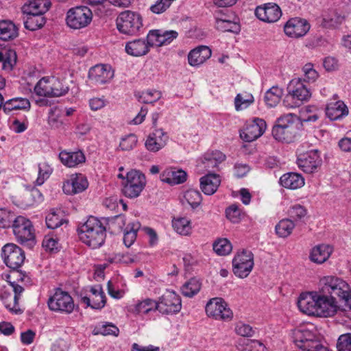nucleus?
<instances>
[{"label": "nucleus", "instance_id": "f257e3e1", "mask_svg": "<svg viewBox=\"0 0 351 351\" xmlns=\"http://www.w3.org/2000/svg\"><path fill=\"white\" fill-rule=\"evenodd\" d=\"M80 240L93 249L101 247L105 241L106 230L96 217L90 216L85 223L78 227Z\"/></svg>", "mask_w": 351, "mask_h": 351}, {"label": "nucleus", "instance_id": "f03ea898", "mask_svg": "<svg viewBox=\"0 0 351 351\" xmlns=\"http://www.w3.org/2000/svg\"><path fill=\"white\" fill-rule=\"evenodd\" d=\"M298 117L294 114L289 113L281 116L276 120V123L273 127L274 138L287 143L293 142L298 132Z\"/></svg>", "mask_w": 351, "mask_h": 351}, {"label": "nucleus", "instance_id": "7ed1b4c3", "mask_svg": "<svg viewBox=\"0 0 351 351\" xmlns=\"http://www.w3.org/2000/svg\"><path fill=\"white\" fill-rule=\"evenodd\" d=\"M16 241L21 245L32 248L36 244L35 230L32 221L21 215L16 217L12 226Z\"/></svg>", "mask_w": 351, "mask_h": 351}, {"label": "nucleus", "instance_id": "20e7f679", "mask_svg": "<svg viewBox=\"0 0 351 351\" xmlns=\"http://www.w3.org/2000/svg\"><path fill=\"white\" fill-rule=\"evenodd\" d=\"M296 346L304 351H328L317 340L315 334L306 328H298L293 332Z\"/></svg>", "mask_w": 351, "mask_h": 351}, {"label": "nucleus", "instance_id": "39448f33", "mask_svg": "<svg viewBox=\"0 0 351 351\" xmlns=\"http://www.w3.org/2000/svg\"><path fill=\"white\" fill-rule=\"evenodd\" d=\"M93 19L90 9L86 6H76L66 13V23L71 29H80L87 27Z\"/></svg>", "mask_w": 351, "mask_h": 351}, {"label": "nucleus", "instance_id": "423d86ee", "mask_svg": "<svg viewBox=\"0 0 351 351\" xmlns=\"http://www.w3.org/2000/svg\"><path fill=\"white\" fill-rule=\"evenodd\" d=\"M146 184L144 174L139 171L132 170L127 173L125 181L123 182V193L129 198H135L140 195Z\"/></svg>", "mask_w": 351, "mask_h": 351}, {"label": "nucleus", "instance_id": "0eeeda50", "mask_svg": "<svg viewBox=\"0 0 351 351\" xmlns=\"http://www.w3.org/2000/svg\"><path fill=\"white\" fill-rule=\"evenodd\" d=\"M142 25L141 15L130 10L121 12L117 19V29L121 33L125 34H136Z\"/></svg>", "mask_w": 351, "mask_h": 351}, {"label": "nucleus", "instance_id": "6e6552de", "mask_svg": "<svg viewBox=\"0 0 351 351\" xmlns=\"http://www.w3.org/2000/svg\"><path fill=\"white\" fill-rule=\"evenodd\" d=\"M180 297L173 291L167 290L157 301L156 309L162 314H175L180 311Z\"/></svg>", "mask_w": 351, "mask_h": 351}, {"label": "nucleus", "instance_id": "1a4fd4ad", "mask_svg": "<svg viewBox=\"0 0 351 351\" xmlns=\"http://www.w3.org/2000/svg\"><path fill=\"white\" fill-rule=\"evenodd\" d=\"M49 308L53 311L70 314L73 311L74 302L72 297L66 291L58 289L48 300Z\"/></svg>", "mask_w": 351, "mask_h": 351}, {"label": "nucleus", "instance_id": "9d476101", "mask_svg": "<svg viewBox=\"0 0 351 351\" xmlns=\"http://www.w3.org/2000/svg\"><path fill=\"white\" fill-rule=\"evenodd\" d=\"M206 313L208 317L217 320L229 321L233 316L232 311L221 298L210 299L206 305Z\"/></svg>", "mask_w": 351, "mask_h": 351}, {"label": "nucleus", "instance_id": "9b49d317", "mask_svg": "<svg viewBox=\"0 0 351 351\" xmlns=\"http://www.w3.org/2000/svg\"><path fill=\"white\" fill-rule=\"evenodd\" d=\"M5 264L12 269H16L23 264L25 256L24 251L14 243H7L1 250Z\"/></svg>", "mask_w": 351, "mask_h": 351}, {"label": "nucleus", "instance_id": "f8f14e48", "mask_svg": "<svg viewBox=\"0 0 351 351\" xmlns=\"http://www.w3.org/2000/svg\"><path fill=\"white\" fill-rule=\"evenodd\" d=\"M233 272L241 278H246L254 267L253 254L248 250L237 253L232 260Z\"/></svg>", "mask_w": 351, "mask_h": 351}, {"label": "nucleus", "instance_id": "ddd939ff", "mask_svg": "<svg viewBox=\"0 0 351 351\" xmlns=\"http://www.w3.org/2000/svg\"><path fill=\"white\" fill-rule=\"evenodd\" d=\"M298 167L306 173H313L317 171L322 164L319 152L312 149L301 154L297 159Z\"/></svg>", "mask_w": 351, "mask_h": 351}, {"label": "nucleus", "instance_id": "4468645a", "mask_svg": "<svg viewBox=\"0 0 351 351\" xmlns=\"http://www.w3.org/2000/svg\"><path fill=\"white\" fill-rule=\"evenodd\" d=\"M267 128V124L264 119L261 118H254L252 120L246 123L245 127L241 132V138L246 142H252L265 132Z\"/></svg>", "mask_w": 351, "mask_h": 351}, {"label": "nucleus", "instance_id": "2eb2a0df", "mask_svg": "<svg viewBox=\"0 0 351 351\" xmlns=\"http://www.w3.org/2000/svg\"><path fill=\"white\" fill-rule=\"evenodd\" d=\"M310 24L301 18H293L289 19L284 27L285 34L292 38L302 37L309 31Z\"/></svg>", "mask_w": 351, "mask_h": 351}, {"label": "nucleus", "instance_id": "dca6fc26", "mask_svg": "<svg viewBox=\"0 0 351 351\" xmlns=\"http://www.w3.org/2000/svg\"><path fill=\"white\" fill-rule=\"evenodd\" d=\"M88 186L86 178L82 174H73L64 182L62 190L66 195H75L85 191Z\"/></svg>", "mask_w": 351, "mask_h": 351}, {"label": "nucleus", "instance_id": "f3484780", "mask_svg": "<svg viewBox=\"0 0 351 351\" xmlns=\"http://www.w3.org/2000/svg\"><path fill=\"white\" fill-rule=\"evenodd\" d=\"M288 96L291 97L293 99H296L300 103L307 101L311 97V92L304 82L300 78H295L291 80L287 86Z\"/></svg>", "mask_w": 351, "mask_h": 351}, {"label": "nucleus", "instance_id": "a211bd4d", "mask_svg": "<svg viewBox=\"0 0 351 351\" xmlns=\"http://www.w3.org/2000/svg\"><path fill=\"white\" fill-rule=\"evenodd\" d=\"M257 18L264 22L274 23L282 16L280 8L276 3H268L263 6H258L255 10Z\"/></svg>", "mask_w": 351, "mask_h": 351}, {"label": "nucleus", "instance_id": "6ab92c4d", "mask_svg": "<svg viewBox=\"0 0 351 351\" xmlns=\"http://www.w3.org/2000/svg\"><path fill=\"white\" fill-rule=\"evenodd\" d=\"M169 139L166 132L162 129H156L147 136L145 145L146 149L152 152H156L164 147Z\"/></svg>", "mask_w": 351, "mask_h": 351}, {"label": "nucleus", "instance_id": "aec40b11", "mask_svg": "<svg viewBox=\"0 0 351 351\" xmlns=\"http://www.w3.org/2000/svg\"><path fill=\"white\" fill-rule=\"evenodd\" d=\"M113 77L110 67L103 64H97L92 67L88 72L89 80L95 84H104Z\"/></svg>", "mask_w": 351, "mask_h": 351}, {"label": "nucleus", "instance_id": "412c9836", "mask_svg": "<svg viewBox=\"0 0 351 351\" xmlns=\"http://www.w3.org/2000/svg\"><path fill=\"white\" fill-rule=\"evenodd\" d=\"M317 297V293L300 295L298 301V306L300 311L308 315L315 316Z\"/></svg>", "mask_w": 351, "mask_h": 351}, {"label": "nucleus", "instance_id": "4be33fe9", "mask_svg": "<svg viewBox=\"0 0 351 351\" xmlns=\"http://www.w3.org/2000/svg\"><path fill=\"white\" fill-rule=\"evenodd\" d=\"M187 174L182 169L175 167L166 169L160 174V180L171 185L179 184L186 180Z\"/></svg>", "mask_w": 351, "mask_h": 351}, {"label": "nucleus", "instance_id": "5701e85b", "mask_svg": "<svg viewBox=\"0 0 351 351\" xmlns=\"http://www.w3.org/2000/svg\"><path fill=\"white\" fill-rule=\"evenodd\" d=\"M220 183L221 180L218 174L209 173L201 178L200 188L204 194L210 195L217 191Z\"/></svg>", "mask_w": 351, "mask_h": 351}, {"label": "nucleus", "instance_id": "b1692460", "mask_svg": "<svg viewBox=\"0 0 351 351\" xmlns=\"http://www.w3.org/2000/svg\"><path fill=\"white\" fill-rule=\"evenodd\" d=\"M50 5L48 0H27L21 9L23 14H45Z\"/></svg>", "mask_w": 351, "mask_h": 351}, {"label": "nucleus", "instance_id": "393cba45", "mask_svg": "<svg viewBox=\"0 0 351 351\" xmlns=\"http://www.w3.org/2000/svg\"><path fill=\"white\" fill-rule=\"evenodd\" d=\"M211 50L206 46H199L191 50L188 55V61L191 66L204 63L211 56Z\"/></svg>", "mask_w": 351, "mask_h": 351}, {"label": "nucleus", "instance_id": "a878e982", "mask_svg": "<svg viewBox=\"0 0 351 351\" xmlns=\"http://www.w3.org/2000/svg\"><path fill=\"white\" fill-rule=\"evenodd\" d=\"M348 108L342 101L329 103L326 108V114L332 121L348 115Z\"/></svg>", "mask_w": 351, "mask_h": 351}, {"label": "nucleus", "instance_id": "bb28decb", "mask_svg": "<svg viewBox=\"0 0 351 351\" xmlns=\"http://www.w3.org/2000/svg\"><path fill=\"white\" fill-rule=\"evenodd\" d=\"M31 107L28 99L23 97H14L5 101L3 110L9 114L14 110H29Z\"/></svg>", "mask_w": 351, "mask_h": 351}, {"label": "nucleus", "instance_id": "cd10ccee", "mask_svg": "<svg viewBox=\"0 0 351 351\" xmlns=\"http://www.w3.org/2000/svg\"><path fill=\"white\" fill-rule=\"evenodd\" d=\"M280 184L289 189H297L304 185V178L298 173H287L280 178Z\"/></svg>", "mask_w": 351, "mask_h": 351}, {"label": "nucleus", "instance_id": "c85d7f7f", "mask_svg": "<svg viewBox=\"0 0 351 351\" xmlns=\"http://www.w3.org/2000/svg\"><path fill=\"white\" fill-rule=\"evenodd\" d=\"M59 158L62 164L68 167H74L79 164L85 162V156L82 152L62 151L59 154Z\"/></svg>", "mask_w": 351, "mask_h": 351}, {"label": "nucleus", "instance_id": "c756f323", "mask_svg": "<svg viewBox=\"0 0 351 351\" xmlns=\"http://www.w3.org/2000/svg\"><path fill=\"white\" fill-rule=\"evenodd\" d=\"M149 51V45L143 39H136L128 42L125 45V51L132 56H141Z\"/></svg>", "mask_w": 351, "mask_h": 351}, {"label": "nucleus", "instance_id": "7c9ffc66", "mask_svg": "<svg viewBox=\"0 0 351 351\" xmlns=\"http://www.w3.org/2000/svg\"><path fill=\"white\" fill-rule=\"evenodd\" d=\"M225 159L226 156L222 152L215 150L206 153L202 162L206 170L210 172L213 169L217 168L219 164L225 160Z\"/></svg>", "mask_w": 351, "mask_h": 351}, {"label": "nucleus", "instance_id": "2f4dec72", "mask_svg": "<svg viewBox=\"0 0 351 351\" xmlns=\"http://www.w3.org/2000/svg\"><path fill=\"white\" fill-rule=\"evenodd\" d=\"M332 247L328 245H319L313 247L310 254L311 260L316 263H324L332 253Z\"/></svg>", "mask_w": 351, "mask_h": 351}, {"label": "nucleus", "instance_id": "473e14b6", "mask_svg": "<svg viewBox=\"0 0 351 351\" xmlns=\"http://www.w3.org/2000/svg\"><path fill=\"white\" fill-rule=\"evenodd\" d=\"M0 62L4 70L10 71L16 62V53L15 51L0 47Z\"/></svg>", "mask_w": 351, "mask_h": 351}, {"label": "nucleus", "instance_id": "72a5a7b5", "mask_svg": "<svg viewBox=\"0 0 351 351\" xmlns=\"http://www.w3.org/2000/svg\"><path fill=\"white\" fill-rule=\"evenodd\" d=\"M23 18L24 26L27 29L35 31L41 28L46 23L44 14H25Z\"/></svg>", "mask_w": 351, "mask_h": 351}, {"label": "nucleus", "instance_id": "f704fd0d", "mask_svg": "<svg viewBox=\"0 0 351 351\" xmlns=\"http://www.w3.org/2000/svg\"><path fill=\"white\" fill-rule=\"evenodd\" d=\"M18 29L10 21H0V39L3 40H12L17 37Z\"/></svg>", "mask_w": 351, "mask_h": 351}, {"label": "nucleus", "instance_id": "c9c22d12", "mask_svg": "<svg viewBox=\"0 0 351 351\" xmlns=\"http://www.w3.org/2000/svg\"><path fill=\"white\" fill-rule=\"evenodd\" d=\"M90 292L92 293V308L101 309L104 307L106 299L104 292L101 285H97L91 287Z\"/></svg>", "mask_w": 351, "mask_h": 351}, {"label": "nucleus", "instance_id": "e433bc0d", "mask_svg": "<svg viewBox=\"0 0 351 351\" xmlns=\"http://www.w3.org/2000/svg\"><path fill=\"white\" fill-rule=\"evenodd\" d=\"M344 16L339 14L335 10H330L323 15L322 25L327 28L335 27L341 24Z\"/></svg>", "mask_w": 351, "mask_h": 351}, {"label": "nucleus", "instance_id": "4c0bfd02", "mask_svg": "<svg viewBox=\"0 0 351 351\" xmlns=\"http://www.w3.org/2000/svg\"><path fill=\"white\" fill-rule=\"evenodd\" d=\"M172 226L177 233L184 236L190 235L192 231L191 221L185 217L174 219Z\"/></svg>", "mask_w": 351, "mask_h": 351}, {"label": "nucleus", "instance_id": "58836bf2", "mask_svg": "<svg viewBox=\"0 0 351 351\" xmlns=\"http://www.w3.org/2000/svg\"><path fill=\"white\" fill-rule=\"evenodd\" d=\"M35 93L41 97H52L51 77H43L34 88Z\"/></svg>", "mask_w": 351, "mask_h": 351}, {"label": "nucleus", "instance_id": "ea45409f", "mask_svg": "<svg viewBox=\"0 0 351 351\" xmlns=\"http://www.w3.org/2000/svg\"><path fill=\"white\" fill-rule=\"evenodd\" d=\"M0 299L3 301L5 308L10 311L15 313L21 312V310L19 308V304L16 301H14V298L12 294L5 288L1 289Z\"/></svg>", "mask_w": 351, "mask_h": 351}, {"label": "nucleus", "instance_id": "a19ab883", "mask_svg": "<svg viewBox=\"0 0 351 351\" xmlns=\"http://www.w3.org/2000/svg\"><path fill=\"white\" fill-rule=\"evenodd\" d=\"M216 28L221 32L238 33L240 31L239 25L226 17H216Z\"/></svg>", "mask_w": 351, "mask_h": 351}, {"label": "nucleus", "instance_id": "79ce46f5", "mask_svg": "<svg viewBox=\"0 0 351 351\" xmlns=\"http://www.w3.org/2000/svg\"><path fill=\"white\" fill-rule=\"evenodd\" d=\"M294 227L295 223L291 219H283L276 224L275 230L278 237L286 238L291 234Z\"/></svg>", "mask_w": 351, "mask_h": 351}, {"label": "nucleus", "instance_id": "37998d69", "mask_svg": "<svg viewBox=\"0 0 351 351\" xmlns=\"http://www.w3.org/2000/svg\"><path fill=\"white\" fill-rule=\"evenodd\" d=\"M282 89L278 86H273L268 90L265 95V101L269 107L276 106L280 101L282 96Z\"/></svg>", "mask_w": 351, "mask_h": 351}, {"label": "nucleus", "instance_id": "c03bdc74", "mask_svg": "<svg viewBox=\"0 0 351 351\" xmlns=\"http://www.w3.org/2000/svg\"><path fill=\"white\" fill-rule=\"evenodd\" d=\"M140 227L141 224L138 221H134L128 224L123 236V243L125 246L129 247L133 244Z\"/></svg>", "mask_w": 351, "mask_h": 351}, {"label": "nucleus", "instance_id": "a18cd8bd", "mask_svg": "<svg viewBox=\"0 0 351 351\" xmlns=\"http://www.w3.org/2000/svg\"><path fill=\"white\" fill-rule=\"evenodd\" d=\"M201 288V282L197 278H191L182 287V293L186 297L191 298L197 294Z\"/></svg>", "mask_w": 351, "mask_h": 351}, {"label": "nucleus", "instance_id": "49530a36", "mask_svg": "<svg viewBox=\"0 0 351 351\" xmlns=\"http://www.w3.org/2000/svg\"><path fill=\"white\" fill-rule=\"evenodd\" d=\"M231 243L225 238L219 239L213 243V250L220 256H226L231 252Z\"/></svg>", "mask_w": 351, "mask_h": 351}, {"label": "nucleus", "instance_id": "de8ad7c7", "mask_svg": "<svg viewBox=\"0 0 351 351\" xmlns=\"http://www.w3.org/2000/svg\"><path fill=\"white\" fill-rule=\"evenodd\" d=\"M184 199L193 208L198 207L202 201L200 192L195 189L187 190L184 194Z\"/></svg>", "mask_w": 351, "mask_h": 351}, {"label": "nucleus", "instance_id": "09e8293b", "mask_svg": "<svg viewBox=\"0 0 351 351\" xmlns=\"http://www.w3.org/2000/svg\"><path fill=\"white\" fill-rule=\"evenodd\" d=\"M17 216L10 210L6 209H0V228H12L14 221Z\"/></svg>", "mask_w": 351, "mask_h": 351}, {"label": "nucleus", "instance_id": "8fccbe9b", "mask_svg": "<svg viewBox=\"0 0 351 351\" xmlns=\"http://www.w3.org/2000/svg\"><path fill=\"white\" fill-rule=\"evenodd\" d=\"M156 305H157L156 301L149 299V298H147L143 301L139 302L136 305L135 308H136V311L138 313L147 314L151 311L157 310Z\"/></svg>", "mask_w": 351, "mask_h": 351}, {"label": "nucleus", "instance_id": "3c124183", "mask_svg": "<svg viewBox=\"0 0 351 351\" xmlns=\"http://www.w3.org/2000/svg\"><path fill=\"white\" fill-rule=\"evenodd\" d=\"M254 101V97L250 94H238L234 99L237 110H243L248 107Z\"/></svg>", "mask_w": 351, "mask_h": 351}, {"label": "nucleus", "instance_id": "603ef678", "mask_svg": "<svg viewBox=\"0 0 351 351\" xmlns=\"http://www.w3.org/2000/svg\"><path fill=\"white\" fill-rule=\"evenodd\" d=\"M138 100L144 104H152L158 101L161 97V93L158 90H148L143 92L138 96Z\"/></svg>", "mask_w": 351, "mask_h": 351}, {"label": "nucleus", "instance_id": "864d4df0", "mask_svg": "<svg viewBox=\"0 0 351 351\" xmlns=\"http://www.w3.org/2000/svg\"><path fill=\"white\" fill-rule=\"evenodd\" d=\"M52 173V169L47 163L39 164L38 175L36 180V184L38 186L42 185L45 181L49 177Z\"/></svg>", "mask_w": 351, "mask_h": 351}, {"label": "nucleus", "instance_id": "5fc2aeb1", "mask_svg": "<svg viewBox=\"0 0 351 351\" xmlns=\"http://www.w3.org/2000/svg\"><path fill=\"white\" fill-rule=\"evenodd\" d=\"M52 97H60L69 91V87L64 86L58 78L51 77Z\"/></svg>", "mask_w": 351, "mask_h": 351}, {"label": "nucleus", "instance_id": "6e6d98bb", "mask_svg": "<svg viewBox=\"0 0 351 351\" xmlns=\"http://www.w3.org/2000/svg\"><path fill=\"white\" fill-rule=\"evenodd\" d=\"M137 141V136L134 134H130L121 138L119 147L123 151H130L136 147Z\"/></svg>", "mask_w": 351, "mask_h": 351}, {"label": "nucleus", "instance_id": "4d7b16f0", "mask_svg": "<svg viewBox=\"0 0 351 351\" xmlns=\"http://www.w3.org/2000/svg\"><path fill=\"white\" fill-rule=\"evenodd\" d=\"M65 221L61 217L53 212L49 213L46 217V225L48 228L56 229L60 227Z\"/></svg>", "mask_w": 351, "mask_h": 351}, {"label": "nucleus", "instance_id": "13d9d810", "mask_svg": "<svg viewBox=\"0 0 351 351\" xmlns=\"http://www.w3.org/2000/svg\"><path fill=\"white\" fill-rule=\"evenodd\" d=\"M96 330L95 334H100L104 336H118L119 332V328L115 325L110 323H106L105 324H102L101 326L97 327Z\"/></svg>", "mask_w": 351, "mask_h": 351}, {"label": "nucleus", "instance_id": "bf43d9fd", "mask_svg": "<svg viewBox=\"0 0 351 351\" xmlns=\"http://www.w3.org/2000/svg\"><path fill=\"white\" fill-rule=\"evenodd\" d=\"M304 72V80L302 81H307L308 82H314L319 77V74L315 69L313 68V65L311 63L306 64L303 68Z\"/></svg>", "mask_w": 351, "mask_h": 351}, {"label": "nucleus", "instance_id": "052dcab7", "mask_svg": "<svg viewBox=\"0 0 351 351\" xmlns=\"http://www.w3.org/2000/svg\"><path fill=\"white\" fill-rule=\"evenodd\" d=\"M337 348L338 351H351V334L341 335L338 339Z\"/></svg>", "mask_w": 351, "mask_h": 351}, {"label": "nucleus", "instance_id": "680f3d73", "mask_svg": "<svg viewBox=\"0 0 351 351\" xmlns=\"http://www.w3.org/2000/svg\"><path fill=\"white\" fill-rule=\"evenodd\" d=\"M226 217L232 223H239L241 220V210L237 206L233 204L226 210Z\"/></svg>", "mask_w": 351, "mask_h": 351}, {"label": "nucleus", "instance_id": "e2e57ef3", "mask_svg": "<svg viewBox=\"0 0 351 351\" xmlns=\"http://www.w3.org/2000/svg\"><path fill=\"white\" fill-rule=\"evenodd\" d=\"M306 215V210L304 206L296 204L289 210V217L294 220H300Z\"/></svg>", "mask_w": 351, "mask_h": 351}, {"label": "nucleus", "instance_id": "0e129e2a", "mask_svg": "<svg viewBox=\"0 0 351 351\" xmlns=\"http://www.w3.org/2000/svg\"><path fill=\"white\" fill-rule=\"evenodd\" d=\"M235 332L237 335L243 337H252L255 331L250 325L243 322H239L235 326Z\"/></svg>", "mask_w": 351, "mask_h": 351}, {"label": "nucleus", "instance_id": "69168bd1", "mask_svg": "<svg viewBox=\"0 0 351 351\" xmlns=\"http://www.w3.org/2000/svg\"><path fill=\"white\" fill-rule=\"evenodd\" d=\"M174 0H157L155 4L152 5L150 10L156 14H160L165 12Z\"/></svg>", "mask_w": 351, "mask_h": 351}, {"label": "nucleus", "instance_id": "338daca9", "mask_svg": "<svg viewBox=\"0 0 351 351\" xmlns=\"http://www.w3.org/2000/svg\"><path fill=\"white\" fill-rule=\"evenodd\" d=\"M161 36V31L156 30H151L147 36L146 43L149 45V47L156 45V46H162L160 44Z\"/></svg>", "mask_w": 351, "mask_h": 351}, {"label": "nucleus", "instance_id": "774afa93", "mask_svg": "<svg viewBox=\"0 0 351 351\" xmlns=\"http://www.w3.org/2000/svg\"><path fill=\"white\" fill-rule=\"evenodd\" d=\"M112 263H120L128 265L134 262V258L130 254H117L110 258Z\"/></svg>", "mask_w": 351, "mask_h": 351}]
</instances>
